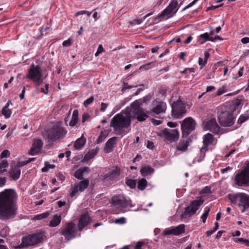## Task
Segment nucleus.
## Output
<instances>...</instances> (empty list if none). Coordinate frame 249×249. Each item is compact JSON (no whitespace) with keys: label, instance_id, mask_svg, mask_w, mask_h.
<instances>
[{"label":"nucleus","instance_id":"f257e3e1","mask_svg":"<svg viewBox=\"0 0 249 249\" xmlns=\"http://www.w3.org/2000/svg\"><path fill=\"white\" fill-rule=\"evenodd\" d=\"M17 195L13 189H5L0 193V219L6 221L17 214Z\"/></svg>","mask_w":249,"mask_h":249},{"label":"nucleus","instance_id":"f03ea898","mask_svg":"<svg viewBox=\"0 0 249 249\" xmlns=\"http://www.w3.org/2000/svg\"><path fill=\"white\" fill-rule=\"evenodd\" d=\"M131 124V115L129 113H118L111 119L110 126L113 127L116 135L126 134L128 132L126 129Z\"/></svg>","mask_w":249,"mask_h":249},{"label":"nucleus","instance_id":"7ed1b4c3","mask_svg":"<svg viewBox=\"0 0 249 249\" xmlns=\"http://www.w3.org/2000/svg\"><path fill=\"white\" fill-rule=\"evenodd\" d=\"M67 133V130L62 126L61 123H53L52 126L46 130L43 135L44 139L48 142L53 143L58 140L63 139Z\"/></svg>","mask_w":249,"mask_h":249},{"label":"nucleus","instance_id":"20e7f679","mask_svg":"<svg viewBox=\"0 0 249 249\" xmlns=\"http://www.w3.org/2000/svg\"><path fill=\"white\" fill-rule=\"evenodd\" d=\"M228 198L232 204L242 208V213H244L246 209L249 208V195L244 193L229 194Z\"/></svg>","mask_w":249,"mask_h":249},{"label":"nucleus","instance_id":"39448f33","mask_svg":"<svg viewBox=\"0 0 249 249\" xmlns=\"http://www.w3.org/2000/svg\"><path fill=\"white\" fill-rule=\"evenodd\" d=\"M44 236V232L42 231L29 234L22 238L21 245L24 247L36 245L41 243L43 240Z\"/></svg>","mask_w":249,"mask_h":249},{"label":"nucleus","instance_id":"423d86ee","mask_svg":"<svg viewBox=\"0 0 249 249\" xmlns=\"http://www.w3.org/2000/svg\"><path fill=\"white\" fill-rule=\"evenodd\" d=\"M235 184L241 187L249 186V165L246 166L234 177Z\"/></svg>","mask_w":249,"mask_h":249},{"label":"nucleus","instance_id":"0eeeda50","mask_svg":"<svg viewBox=\"0 0 249 249\" xmlns=\"http://www.w3.org/2000/svg\"><path fill=\"white\" fill-rule=\"evenodd\" d=\"M42 76L41 67L38 66H35L34 64L30 66L26 78L35 82L37 85L41 83V79Z\"/></svg>","mask_w":249,"mask_h":249},{"label":"nucleus","instance_id":"6e6552de","mask_svg":"<svg viewBox=\"0 0 249 249\" xmlns=\"http://www.w3.org/2000/svg\"><path fill=\"white\" fill-rule=\"evenodd\" d=\"M196 124V121L192 117H188L184 119L181 123L182 137H187L195 129Z\"/></svg>","mask_w":249,"mask_h":249},{"label":"nucleus","instance_id":"1a4fd4ad","mask_svg":"<svg viewBox=\"0 0 249 249\" xmlns=\"http://www.w3.org/2000/svg\"><path fill=\"white\" fill-rule=\"evenodd\" d=\"M218 122L220 125L223 127H229L234 124L235 118L232 112L225 111L220 113L219 115Z\"/></svg>","mask_w":249,"mask_h":249},{"label":"nucleus","instance_id":"9d476101","mask_svg":"<svg viewBox=\"0 0 249 249\" xmlns=\"http://www.w3.org/2000/svg\"><path fill=\"white\" fill-rule=\"evenodd\" d=\"M172 116L176 119L182 118L186 113L184 103L180 100L174 102L172 105Z\"/></svg>","mask_w":249,"mask_h":249},{"label":"nucleus","instance_id":"9b49d317","mask_svg":"<svg viewBox=\"0 0 249 249\" xmlns=\"http://www.w3.org/2000/svg\"><path fill=\"white\" fill-rule=\"evenodd\" d=\"M60 233L68 241L75 238L77 233L75 224L72 222L67 223Z\"/></svg>","mask_w":249,"mask_h":249},{"label":"nucleus","instance_id":"f8f14e48","mask_svg":"<svg viewBox=\"0 0 249 249\" xmlns=\"http://www.w3.org/2000/svg\"><path fill=\"white\" fill-rule=\"evenodd\" d=\"M204 202V200L201 199H196L192 201L189 205L185 208L183 215L191 216L195 214L197 210H198L200 206Z\"/></svg>","mask_w":249,"mask_h":249},{"label":"nucleus","instance_id":"ddd939ff","mask_svg":"<svg viewBox=\"0 0 249 249\" xmlns=\"http://www.w3.org/2000/svg\"><path fill=\"white\" fill-rule=\"evenodd\" d=\"M163 138L167 141L172 142L177 141L179 137V132L178 129H164L162 131Z\"/></svg>","mask_w":249,"mask_h":249},{"label":"nucleus","instance_id":"4468645a","mask_svg":"<svg viewBox=\"0 0 249 249\" xmlns=\"http://www.w3.org/2000/svg\"><path fill=\"white\" fill-rule=\"evenodd\" d=\"M112 203L114 206H119L123 208L132 207L131 200L124 196H114L112 198Z\"/></svg>","mask_w":249,"mask_h":249},{"label":"nucleus","instance_id":"2eb2a0df","mask_svg":"<svg viewBox=\"0 0 249 249\" xmlns=\"http://www.w3.org/2000/svg\"><path fill=\"white\" fill-rule=\"evenodd\" d=\"M178 1L177 0H172L168 6L164 9L159 17H163L166 15H174L178 11Z\"/></svg>","mask_w":249,"mask_h":249},{"label":"nucleus","instance_id":"dca6fc26","mask_svg":"<svg viewBox=\"0 0 249 249\" xmlns=\"http://www.w3.org/2000/svg\"><path fill=\"white\" fill-rule=\"evenodd\" d=\"M134 118L139 122H144L148 118V113L143 108H138L132 110Z\"/></svg>","mask_w":249,"mask_h":249},{"label":"nucleus","instance_id":"f3484780","mask_svg":"<svg viewBox=\"0 0 249 249\" xmlns=\"http://www.w3.org/2000/svg\"><path fill=\"white\" fill-rule=\"evenodd\" d=\"M166 109V104L163 102L154 100L152 103L151 112L157 114L165 112Z\"/></svg>","mask_w":249,"mask_h":249},{"label":"nucleus","instance_id":"a211bd4d","mask_svg":"<svg viewBox=\"0 0 249 249\" xmlns=\"http://www.w3.org/2000/svg\"><path fill=\"white\" fill-rule=\"evenodd\" d=\"M43 145V142L40 139H36L34 141L32 147L29 151V153L31 155H36L41 150Z\"/></svg>","mask_w":249,"mask_h":249},{"label":"nucleus","instance_id":"6ab92c4d","mask_svg":"<svg viewBox=\"0 0 249 249\" xmlns=\"http://www.w3.org/2000/svg\"><path fill=\"white\" fill-rule=\"evenodd\" d=\"M90 218L89 215L86 213L82 214L79 219L78 224V230L82 231L90 222Z\"/></svg>","mask_w":249,"mask_h":249},{"label":"nucleus","instance_id":"aec40b11","mask_svg":"<svg viewBox=\"0 0 249 249\" xmlns=\"http://www.w3.org/2000/svg\"><path fill=\"white\" fill-rule=\"evenodd\" d=\"M206 126L208 129L214 133H218L220 131V127L215 119H211L206 123Z\"/></svg>","mask_w":249,"mask_h":249},{"label":"nucleus","instance_id":"412c9836","mask_svg":"<svg viewBox=\"0 0 249 249\" xmlns=\"http://www.w3.org/2000/svg\"><path fill=\"white\" fill-rule=\"evenodd\" d=\"M117 140V137H113L110 138L106 142L104 147V151L105 153H109L113 150L114 145Z\"/></svg>","mask_w":249,"mask_h":249},{"label":"nucleus","instance_id":"4be33fe9","mask_svg":"<svg viewBox=\"0 0 249 249\" xmlns=\"http://www.w3.org/2000/svg\"><path fill=\"white\" fill-rule=\"evenodd\" d=\"M213 141V136L210 133H207L203 137V142L204 145L202 147L200 151L202 152L203 151H205L206 148H207L208 146L211 144Z\"/></svg>","mask_w":249,"mask_h":249},{"label":"nucleus","instance_id":"5701e85b","mask_svg":"<svg viewBox=\"0 0 249 249\" xmlns=\"http://www.w3.org/2000/svg\"><path fill=\"white\" fill-rule=\"evenodd\" d=\"M10 177L14 180H18L20 176V169L16 165L11 168L9 172Z\"/></svg>","mask_w":249,"mask_h":249},{"label":"nucleus","instance_id":"b1692460","mask_svg":"<svg viewBox=\"0 0 249 249\" xmlns=\"http://www.w3.org/2000/svg\"><path fill=\"white\" fill-rule=\"evenodd\" d=\"M183 137V139L180 141L177 146V148L178 151H185L187 149L189 142V140L187 137H185V139Z\"/></svg>","mask_w":249,"mask_h":249},{"label":"nucleus","instance_id":"393cba45","mask_svg":"<svg viewBox=\"0 0 249 249\" xmlns=\"http://www.w3.org/2000/svg\"><path fill=\"white\" fill-rule=\"evenodd\" d=\"M61 221V216L57 214H55L53 216L52 220L50 221L49 226L50 227H55L59 225Z\"/></svg>","mask_w":249,"mask_h":249},{"label":"nucleus","instance_id":"a878e982","mask_svg":"<svg viewBox=\"0 0 249 249\" xmlns=\"http://www.w3.org/2000/svg\"><path fill=\"white\" fill-rule=\"evenodd\" d=\"M98 151L96 149H92L89 150L87 154H86L83 160H82L84 162H88L90 159L93 158L97 154Z\"/></svg>","mask_w":249,"mask_h":249},{"label":"nucleus","instance_id":"bb28decb","mask_svg":"<svg viewBox=\"0 0 249 249\" xmlns=\"http://www.w3.org/2000/svg\"><path fill=\"white\" fill-rule=\"evenodd\" d=\"M154 172V169L148 166H145L142 168L141 170V174L143 177H146L152 174Z\"/></svg>","mask_w":249,"mask_h":249},{"label":"nucleus","instance_id":"cd10ccee","mask_svg":"<svg viewBox=\"0 0 249 249\" xmlns=\"http://www.w3.org/2000/svg\"><path fill=\"white\" fill-rule=\"evenodd\" d=\"M174 235H178L185 232V225L180 224L172 228Z\"/></svg>","mask_w":249,"mask_h":249},{"label":"nucleus","instance_id":"c85d7f7f","mask_svg":"<svg viewBox=\"0 0 249 249\" xmlns=\"http://www.w3.org/2000/svg\"><path fill=\"white\" fill-rule=\"evenodd\" d=\"M78 120V111L77 110H74L73 111L71 119L69 123L71 126H74L77 123Z\"/></svg>","mask_w":249,"mask_h":249},{"label":"nucleus","instance_id":"c756f323","mask_svg":"<svg viewBox=\"0 0 249 249\" xmlns=\"http://www.w3.org/2000/svg\"><path fill=\"white\" fill-rule=\"evenodd\" d=\"M89 185V181L88 179H85L81 181L78 185L79 190L81 192H83L84 190L88 188Z\"/></svg>","mask_w":249,"mask_h":249},{"label":"nucleus","instance_id":"7c9ffc66","mask_svg":"<svg viewBox=\"0 0 249 249\" xmlns=\"http://www.w3.org/2000/svg\"><path fill=\"white\" fill-rule=\"evenodd\" d=\"M85 142L83 138H80L75 141L74 146L76 149H80L84 145Z\"/></svg>","mask_w":249,"mask_h":249},{"label":"nucleus","instance_id":"2f4dec72","mask_svg":"<svg viewBox=\"0 0 249 249\" xmlns=\"http://www.w3.org/2000/svg\"><path fill=\"white\" fill-rule=\"evenodd\" d=\"M108 174V175L107 177L112 179L115 178L120 175V170L119 168L116 167L115 169L109 172Z\"/></svg>","mask_w":249,"mask_h":249},{"label":"nucleus","instance_id":"473e14b6","mask_svg":"<svg viewBox=\"0 0 249 249\" xmlns=\"http://www.w3.org/2000/svg\"><path fill=\"white\" fill-rule=\"evenodd\" d=\"M147 181L144 178H142L138 181V188L140 190H143L147 186Z\"/></svg>","mask_w":249,"mask_h":249},{"label":"nucleus","instance_id":"72a5a7b5","mask_svg":"<svg viewBox=\"0 0 249 249\" xmlns=\"http://www.w3.org/2000/svg\"><path fill=\"white\" fill-rule=\"evenodd\" d=\"M249 119V115L247 114H242L240 116L239 119L237 120V124L241 125L247 120Z\"/></svg>","mask_w":249,"mask_h":249},{"label":"nucleus","instance_id":"f704fd0d","mask_svg":"<svg viewBox=\"0 0 249 249\" xmlns=\"http://www.w3.org/2000/svg\"><path fill=\"white\" fill-rule=\"evenodd\" d=\"M2 114L6 118H8L10 117L11 111L7 107H4L2 109Z\"/></svg>","mask_w":249,"mask_h":249},{"label":"nucleus","instance_id":"c9c22d12","mask_svg":"<svg viewBox=\"0 0 249 249\" xmlns=\"http://www.w3.org/2000/svg\"><path fill=\"white\" fill-rule=\"evenodd\" d=\"M155 65V62H151L146 64L143 65L140 67V70H148L150 68L153 67Z\"/></svg>","mask_w":249,"mask_h":249},{"label":"nucleus","instance_id":"e433bc0d","mask_svg":"<svg viewBox=\"0 0 249 249\" xmlns=\"http://www.w3.org/2000/svg\"><path fill=\"white\" fill-rule=\"evenodd\" d=\"M125 183L130 188H135L136 185V180L134 179H128L126 180Z\"/></svg>","mask_w":249,"mask_h":249},{"label":"nucleus","instance_id":"4c0bfd02","mask_svg":"<svg viewBox=\"0 0 249 249\" xmlns=\"http://www.w3.org/2000/svg\"><path fill=\"white\" fill-rule=\"evenodd\" d=\"M55 167V165L50 164L48 162L45 163V167L42 168L41 171L42 172H47L50 169H53Z\"/></svg>","mask_w":249,"mask_h":249},{"label":"nucleus","instance_id":"58836bf2","mask_svg":"<svg viewBox=\"0 0 249 249\" xmlns=\"http://www.w3.org/2000/svg\"><path fill=\"white\" fill-rule=\"evenodd\" d=\"M107 134L106 131H101V132L98 138V140H97L98 143H100V142H102L103 141H104L105 140V139L107 138Z\"/></svg>","mask_w":249,"mask_h":249},{"label":"nucleus","instance_id":"ea45409f","mask_svg":"<svg viewBox=\"0 0 249 249\" xmlns=\"http://www.w3.org/2000/svg\"><path fill=\"white\" fill-rule=\"evenodd\" d=\"M141 106H142V103L141 102L140 100H135L131 104L132 110L138 108H142Z\"/></svg>","mask_w":249,"mask_h":249},{"label":"nucleus","instance_id":"a19ab883","mask_svg":"<svg viewBox=\"0 0 249 249\" xmlns=\"http://www.w3.org/2000/svg\"><path fill=\"white\" fill-rule=\"evenodd\" d=\"M210 211V208H207V209L205 210L204 213L201 216V218L202 219L203 223H204L206 222L207 218L208 216Z\"/></svg>","mask_w":249,"mask_h":249},{"label":"nucleus","instance_id":"79ce46f5","mask_svg":"<svg viewBox=\"0 0 249 249\" xmlns=\"http://www.w3.org/2000/svg\"><path fill=\"white\" fill-rule=\"evenodd\" d=\"M78 191L79 190L78 184H75L72 188L71 192L70 194V196L71 197H73L77 193Z\"/></svg>","mask_w":249,"mask_h":249},{"label":"nucleus","instance_id":"37998d69","mask_svg":"<svg viewBox=\"0 0 249 249\" xmlns=\"http://www.w3.org/2000/svg\"><path fill=\"white\" fill-rule=\"evenodd\" d=\"M49 215V213L48 212H45L43 213L36 215L35 216V218L37 220L43 219L47 218Z\"/></svg>","mask_w":249,"mask_h":249},{"label":"nucleus","instance_id":"c03bdc74","mask_svg":"<svg viewBox=\"0 0 249 249\" xmlns=\"http://www.w3.org/2000/svg\"><path fill=\"white\" fill-rule=\"evenodd\" d=\"M83 174L82 173V171H81V170H80V169H79L77 170H76V172H75L74 177L80 180H81L83 178Z\"/></svg>","mask_w":249,"mask_h":249},{"label":"nucleus","instance_id":"a18cd8bd","mask_svg":"<svg viewBox=\"0 0 249 249\" xmlns=\"http://www.w3.org/2000/svg\"><path fill=\"white\" fill-rule=\"evenodd\" d=\"M137 85H131L130 86L127 83H124L123 84V87L122 89V91L124 92L127 89H130L134 87H137Z\"/></svg>","mask_w":249,"mask_h":249},{"label":"nucleus","instance_id":"49530a36","mask_svg":"<svg viewBox=\"0 0 249 249\" xmlns=\"http://www.w3.org/2000/svg\"><path fill=\"white\" fill-rule=\"evenodd\" d=\"M162 234L164 236L169 235H173V229H169L166 228L164 229L162 233Z\"/></svg>","mask_w":249,"mask_h":249},{"label":"nucleus","instance_id":"de8ad7c7","mask_svg":"<svg viewBox=\"0 0 249 249\" xmlns=\"http://www.w3.org/2000/svg\"><path fill=\"white\" fill-rule=\"evenodd\" d=\"M94 100L93 96H91L89 98L86 99L84 102V106L85 107H87L88 106L90 105Z\"/></svg>","mask_w":249,"mask_h":249},{"label":"nucleus","instance_id":"09e8293b","mask_svg":"<svg viewBox=\"0 0 249 249\" xmlns=\"http://www.w3.org/2000/svg\"><path fill=\"white\" fill-rule=\"evenodd\" d=\"M200 37L204 39L205 41H211L212 37H210L209 36V35L207 33H205L204 34H201L200 35Z\"/></svg>","mask_w":249,"mask_h":249},{"label":"nucleus","instance_id":"8fccbe9b","mask_svg":"<svg viewBox=\"0 0 249 249\" xmlns=\"http://www.w3.org/2000/svg\"><path fill=\"white\" fill-rule=\"evenodd\" d=\"M10 154V152L8 150H4L1 152L0 156L1 158H4L9 157Z\"/></svg>","mask_w":249,"mask_h":249},{"label":"nucleus","instance_id":"3c124183","mask_svg":"<svg viewBox=\"0 0 249 249\" xmlns=\"http://www.w3.org/2000/svg\"><path fill=\"white\" fill-rule=\"evenodd\" d=\"M8 162L6 160H3L0 163V169H4L8 166Z\"/></svg>","mask_w":249,"mask_h":249},{"label":"nucleus","instance_id":"603ef678","mask_svg":"<svg viewBox=\"0 0 249 249\" xmlns=\"http://www.w3.org/2000/svg\"><path fill=\"white\" fill-rule=\"evenodd\" d=\"M226 92L225 87L223 86L220 88L217 91L216 95L219 96L224 93Z\"/></svg>","mask_w":249,"mask_h":249},{"label":"nucleus","instance_id":"864d4df0","mask_svg":"<svg viewBox=\"0 0 249 249\" xmlns=\"http://www.w3.org/2000/svg\"><path fill=\"white\" fill-rule=\"evenodd\" d=\"M143 20L144 19L142 18L134 19L132 21L130 22V23L132 25L140 24L142 22Z\"/></svg>","mask_w":249,"mask_h":249},{"label":"nucleus","instance_id":"5fc2aeb1","mask_svg":"<svg viewBox=\"0 0 249 249\" xmlns=\"http://www.w3.org/2000/svg\"><path fill=\"white\" fill-rule=\"evenodd\" d=\"M28 164V162L26 160L18 161L16 165L18 168L22 167Z\"/></svg>","mask_w":249,"mask_h":249},{"label":"nucleus","instance_id":"6e6d98bb","mask_svg":"<svg viewBox=\"0 0 249 249\" xmlns=\"http://www.w3.org/2000/svg\"><path fill=\"white\" fill-rule=\"evenodd\" d=\"M125 219L124 217H121L120 218L116 219L115 221V223L116 224H123L125 223Z\"/></svg>","mask_w":249,"mask_h":249},{"label":"nucleus","instance_id":"4d7b16f0","mask_svg":"<svg viewBox=\"0 0 249 249\" xmlns=\"http://www.w3.org/2000/svg\"><path fill=\"white\" fill-rule=\"evenodd\" d=\"M152 95L150 94L144 96L143 98L142 101L144 103H147L151 99Z\"/></svg>","mask_w":249,"mask_h":249},{"label":"nucleus","instance_id":"13d9d810","mask_svg":"<svg viewBox=\"0 0 249 249\" xmlns=\"http://www.w3.org/2000/svg\"><path fill=\"white\" fill-rule=\"evenodd\" d=\"M104 51V49L102 46V45H99L98 47V49H97V51L96 52V53H95V55L96 56H98L99 55V54H100V53L103 52Z\"/></svg>","mask_w":249,"mask_h":249},{"label":"nucleus","instance_id":"bf43d9fd","mask_svg":"<svg viewBox=\"0 0 249 249\" xmlns=\"http://www.w3.org/2000/svg\"><path fill=\"white\" fill-rule=\"evenodd\" d=\"M198 64L200 66V69L206 64V61L203 60L202 58L199 57L198 59Z\"/></svg>","mask_w":249,"mask_h":249},{"label":"nucleus","instance_id":"052dcab7","mask_svg":"<svg viewBox=\"0 0 249 249\" xmlns=\"http://www.w3.org/2000/svg\"><path fill=\"white\" fill-rule=\"evenodd\" d=\"M197 1L198 0H194L192 2H191L190 4H188L186 6H185L184 8H183L182 11H184L186 9L192 7L193 5L196 4Z\"/></svg>","mask_w":249,"mask_h":249},{"label":"nucleus","instance_id":"680f3d73","mask_svg":"<svg viewBox=\"0 0 249 249\" xmlns=\"http://www.w3.org/2000/svg\"><path fill=\"white\" fill-rule=\"evenodd\" d=\"M89 117V115L88 113H84L82 116V123L85 122L86 120H87Z\"/></svg>","mask_w":249,"mask_h":249},{"label":"nucleus","instance_id":"e2e57ef3","mask_svg":"<svg viewBox=\"0 0 249 249\" xmlns=\"http://www.w3.org/2000/svg\"><path fill=\"white\" fill-rule=\"evenodd\" d=\"M71 40L70 39H68L66 40H65L63 43L62 45L63 46H71Z\"/></svg>","mask_w":249,"mask_h":249},{"label":"nucleus","instance_id":"0e129e2a","mask_svg":"<svg viewBox=\"0 0 249 249\" xmlns=\"http://www.w3.org/2000/svg\"><path fill=\"white\" fill-rule=\"evenodd\" d=\"M108 106V104L102 103H101V111L102 112H104L105 111L106 108Z\"/></svg>","mask_w":249,"mask_h":249},{"label":"nucleus","instance_id":"69168bd1","mask_svg":"<svg viewBox=\"0 0 249 249\" xmlns=\"http://www.w3.org/2000/svg\"><path fill=\"white\" fill-rule=\"evenodd\" d=\"M154 147V143L152 142L148 141L147 144V147L150 149H153Z\"/></svg>","mask_w":249,"mask_h":249},{"label":"nucleus","instance_id":"338daca9","mask_svg":"<svg viewBox=\"0 0 249 249\" xmlns=\"http://www.w3.org/2000/svg\"><path fill=\"white\" fill-rule=\"evenodd\" d=\"M241 42L243 44H247L248 43H249V37H245L241 39Z\"/></svg>","mask_w":249,"mask_h":249},{"label":"nucleus","instance_id":"774afa93","mask_svg":"<svg viewBox=\"0 0 249 249\" xmlns=\"http://www.w3.org/2000/svg\"><path fill=\"white\" fill-rule=\"evenodd\" d=\"M143 245L142 242H138L135 246V249H142V247Z\"/></svg>","mask_w":249,"mask_h":249}]
</instances>
